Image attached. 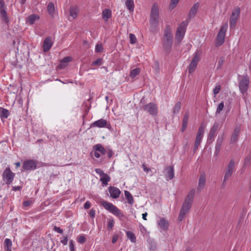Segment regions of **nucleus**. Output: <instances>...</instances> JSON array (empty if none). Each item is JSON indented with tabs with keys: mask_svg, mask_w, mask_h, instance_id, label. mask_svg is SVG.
Segmentation results:
<instances>
[{
	"mask_svg": "<svg viewBox=\"0 0 251 251\" xmlns=\"http://www.w3.org/2000/svg\"><path fill=\"white\" fill-rule=\"evenodd\" d=\"M86 241V238L83 235L79 236L78 237L77 241L78 243L80 244H83Z\"/></svg>",
	"mask_w": 251,
	"mask_h": 251,
	"instance_id": "obj_49",
	"label": "nucleus"
},
{
	"mask_svg": "<svg viewBox=\"0 0 251 251\" xmlns=\"http://www.w3.org/2000/svg\"><path fill=\"white\" fill-rule=\"evenodd\" d=\"M179 0H171L170 3L169 8L170 9H173L176 6Z\"/></svg>",
	"mask_w": 251,
	"mask_h": 251,
	"instance_id": "obj_45",
	"label": "nucleus"
},
{
	"mask_svg": "<svg viewBox=\"0 0 251 251\" xmlns=\"http://www.w3.org/2000/svg\"><path fill=\"white\" fill-rule=\"evenodd\" d=\"M204 131V127L202 125H201L199 128L196 139L201 140V138L203 136Z\"/></svg>",
	"mask_w": 251,
	"mask_h": 251,
	"instance_id": "obj_34",
	"label": "nucleus"
},
{
	"mask_svg": "<svg viewBox=\"0 0 251 251\" xmlns=\"http://www.w3.org/2000/svg\"><path fill=\"white\" fill-rule=\"evenodd\" d=\"M95 172H96L97 174H99L100 176L104 175V174H105L103 172V171L102 170H101L100 169H98V168L96 169Z\"/></svg>",
	"mask_w": 251,
	"mask_h": 251,
	"instance_id": "obj_53",
	"label": "nucleus"
},
{
	"mask_svg": "<svg viewBox=\"0 0 251 251\" xmlns=\"http://www.w3.org/2000/svg\"><path fill=\"white\" fill-rule=\"evenodd\" d=\"M158 226L163 230H167L168 228L169 223L164 218H161L158 222Z\"/></svg>",
	"mask_w": 251,
	"mask_h": 251,
	"instance_id": "obj_22",
	"label": "nucleus"
},
{
	"mask_svg": "<svg viewBox=\"0 0 251 251\" xmlns=\"http://www.w3.org/2000/svg\"><path fill=\"white\" fill-rule=\"evenodd\" d=\"M143 109L153 116L156 115L157 113V107L156 104L152 102L144 105Z\"/></svg>",
	"mask_w": 251,
	"mask_h": 251,
	"instance_id": "obj_13",
	"label": "nucleus"
},
{
	"mask_svg": "<svg viewBox=\"0 0 251 251\" xmlns=\"http://www.w3.org/2000/svg\"><path fill=\"white\" fill-rule=\"evenodd\" d=\"M224 108V102L222 101L218 106L216 111V114H220Z\"/></svg>",
	"mask_w": 251,
	"mask_h": 251,
	"instance_id": "obj_44",
	"label": "nucleus"
},
{
	"mask_svg": "<svg viewBox=\"0 0 251 251\" xmlns=\"http://www.w3.org/2000/svg\"><path fill=\"white\" fill-rule=\"evenodd\" d=\"M101 62H102V59L98 58L93 62L92 65H96H96L100 66L101 65Z\"/></svg>",
	"mask_w": 251,
	"mask_h": 251,
	"instance_id": "obj_52",
	"label": "nucleus"
},
{
	"mask_svg": "<svg viewBox=\"0 0 251 251\" xmlns=\"http://www.w3.org/2000/svg\"><path fill=\"white\" fill-rule=\"evenodd\" d=\"M12 245V241L10 239L6 238L4 242V248L6 251H11V247Z\"/></svg>",
	"mask_w": 251,
	"mask_h": 251,
	"instance_id": "obj_28",
	"label": "nucleus"
},
{
	"mask_svg": "<svg viewBox=\"0 0 251 251\" xmlns=\"http://www.w3.org/2000/svg\"><path fill=\"white\" fill-rule=\"evenodd\" d=\"M9 115L8 110L2 107H0V117L1 119L7 118Z\"/></svg>",
	"mask_w": 251,
	"mask_h": 251,
	"instance_id": "obj_31",
	"label": "nucleus"
},
{
	"mask_svg": "<svg viewBox=\"0 0 251 251\" xmlns=\"http://www.w3.org/2000/svg\"><path fill=\"white\" fill-rule=\"evenodd\" d=\"M126 235L127 238L132 243H135L136 241V238L135 234L131 231H126Z\"/></svg>",
	"mask_w": 251,
	"mask_h": 251,
	"instance_id": "obj_35",
	"label": "nucleus"
},
{
	"mask_svg": "<svg viewBox=\"0 0 251 251\" xmlns=\"http://www.w3.org/2000/svg\"><path fill=\"white\" fill-rule=\"evenodd\" d=\"M251 164V155H248L244 159V165L245 166H249Z\"/></svg>",
	"mask_w": 251,
	"mask_h": 251,
	"instance_id": "obj_41",
	"label": "nucleus"
},
{
	"mask_svg": "<svg viewBox=\"0 0 251 251\" xmlns=\"http://www.w3.org/2000/svg\"><path fill=\"white\" fill-rule=\"evenodd\" d=\"M100 203L106 210L118 217L121 218L124 217V214L122 211L113 204L104 201H101Z\"/></svg>",
	"mask_w": 251,
	"mask_h": 251,
	"instance_id": "obj_4",
	"label": "nucleus"
},
{
	"mask_svg": "<svg viewBox=\"0 0 251 251\" xmlns=\"http://www.w3.org/2000/svg\"><path fill=\"white\" fill-rule=\"evenodd\" d=\"M92 126L99 127H103L105 126L108 127L107 122L106 120L103 119H101L97 121H95L92 124Z\"/></svg>",
	"mask_w": 251,
	"mask_h": 251,
	"instance_id": "obj_20",
	"label": "nucleus"
},
{
	"mask_svg": "<svg viewBox=\"0 0 251 251\" xmlns=\"http://www.w3.org/2000/svg\"><path fill=\"white\" fill-rule=\"evenodd\" d=\"M89 215L91 218H94L95 215V210L93 209H91L89 212Z\"/></svg>",
	"mask_w": 251,
	"mask_h": 251,
	"instance_id": "obj_59",
	"label": "nucleus"
},
{
	"mask_svg": "<svg viewBox=\"0 0 251 251\" xmlns=\"http://www.w3.org/2000/svg\"><path fill=\"white\" fill-rule=\"evenodd\" d=\"M102 18L107 21L109 18L111 16V11L109 9H105L102 11Z\"/></svg>",
	"mask_w": 251,
	"mask_h": 251,
	"instance_id": "obj_29",
	"label": "nucleus"
},
{
	"mask_svg": "<svg viewBox=\"0 0 251 251\" xmlns=\"http://www.w3.org/2000/svg\"><path fill=\"white\" fill-rule=\"evenodd\" d=\"M47 10L48 13L50 16H53L54 14V6L52 2H50L49 3L48 7H47Z\"/></svg>",
	"mask_w": 251,
	"mask_h": 251,
	"instance_id": "obj_38",
	"label": "nucleus"
},
{
	"mask_svg": "<svg viewBox=\"0 0 251 251\" xmlns=\"http://www.w3.org/2000/svg\"><path fill=\"white\" fill-rule=\"evenodd\" d=\"M166 174L165 176L167 180L172 179L174 177V170L173 166L167 167L165 168Z\"/></svg>",
	"mask_w": 251,
	"mask_h": 251,
	"instance_id": "obj_19",
	"label": "nucleus"
},
{
	"mask_svg": "<svg viewBox=\"0 0 251 251\" xmlns=\"http://www.w3.org/2000/svg\"><path fill=\"white\" fill-rule=\"evenodd\" d=\"M140 72V69L139 68H136L133 69L130 72V76L131 77H134L138 75Z\"/></svg>",
	"mask_w": 251,
	"mask_h": 251,
	"instance_id": "obj_43",
	"label": "nucleus"
},
{
	"mask_svg": "<svg viewBox=\"0 0 251 251\" xmlns=\"http://www.w3.org/2000/svg\"><path fill=\"white\" fill-rule=\"evenodd\" d=\"M199 60L200 58L199 55V52L197 51L195 52V55L189 65L188 72L190 74H192L194 72L197 67L198 62L199 61Z\"/></svg>",
	"mask_w": 251,
	"mask_h": 251,
	"instance_id": "obj_11",
	"label": "nucleus"
},
{
	"mask_svg": "<svg viewBox=\"0 0 251 251\" xmlns=\"http://www.w3.org/2000/svg\"><path fill=\"white\" fill-rule=\"evenodd\" d=\"M5 9L4 1L3 0H0V18L4 23L8 24L9 20Z\"/></svg>",
	"mask_w": 251,
	"mask_h": 251,
	"instance_id": "obj_10",
	"label": "nucleus"
},
{
	"mask_svg": "<svg viewBox=\"0 0 251 251\" xmlns=\"http://www.w3.org/2000/svg\"><path fill=\"white\" fill-rule=\"evenodd\" d=\"M68 239L67 236L63 237V239L61 240V242L64 245H66L68 243Z\"/></svg>",
	"mask_w": 251,
	"mask_h": 251,
	"instance_id": "obj_54",
	"label": "nucleus"
},
{
	"mask_svg": "<svg viewBox=\"0 0 251 251\" xmlns=\"http://www.w3.org/2000/svg\"><path fill=\"white\" fill-rule=\"evenodd\" d=\"M72 60V58L71 56H67L64 57L62 60H61L60 62V64H59L58 67L59 69H63L66 67L69 62L71 61Z\"/></svg>",
	"mask_w": 251,
	"mask_h": 251,
	"instance_id": "obj_21",
	"label": "nucleus"
},
{
	"mask_svg": "<svg viewBox=\"0 0 251 251\" xmlns=\"http://www.w3.org/2000/svg\"><path fill=\"white\" fill-rule=\"evenodd\" d=\"M91 206V203L89 201H87L84 205V207L86 209H88Z\"/></svg>",
	"mask_w": 251,
	"mask_h": 251,
	"instance_id": "obj_58",
	"label": "nucleus"
},
{
	"mask_svg": "<svg viewBox=\"0 0 251 251\" xmlns=\"http://www.w3.org/2000/svg\"><path fill=\"white\" fill-rule=\"evenodd\" d=\"M37 167V162L34 160L28 159L25 161L23 164L24 171L35 170Z\"/></svg>",
	"mask_w": 251,
	"mask_h": 251,
	"instance_id": "obj_12",
	"label": "nucleus"
},
{
	"mask_svg": "<svg viewBox=\"0 0 251 251\" xmlns=\"http://www.w3.org/2000/svg\"><path fill=\"white\" fill-rule=\"evenodd\" d=\"M189 117V113L188 111L185 112L182 120V125L181 127V131L184 132L185 129L186 128L187 123L188 122Z\"/></svg>",
	"mask_w": 251,
	"mask_h": 251,
	"instance_id": "obj_23",
	"label": "nucleus"
},
{
	"mask_svg": "<svg viewBox=\"0 0 251 251\" xmlns=\"http://www.w3.org/2000/svg\"><path fill=\"white\" fill-rule=\"evenodd\" d=\"M100 180L102 183V186H105L108 185V182L110 180V176L106 174L100 176Z\"/></svg>",
	"mask_w": 251,
	"mask_h": 251,
	"instance_id": "obj_27",
	"label": "nucleus"
},
{
	"mask_svg": "<svg viewBox=\"0 0 251 251\" xmlns=\"http://www.w3.org/2000/svg\"><path fill=\"white\" fill-rule=\"evenodd\" d=\"M114 225V221L113 219H109L107 227L109 229H112Z\"/></svg>",
	"mask_w": 251,
	"mask_h": 251,
	"instance_id": "obj_50",
	"label": "nucleus"
},
{
	"mask_svg": "<svg viewBox=\"0 0 251 251\" xmlns=\"http://www.w3.org/2000/svg\"><path fill=\"white\" fill-rule=\"evenodd\" d=\"M53 230L58 233H59L60 234L63 233V230L61 229L59 227L54 226L53 227Z\"/></svg>",
	"mask_w": 251,
	"mask_h": 251,
	"instance_id": "obj_55",
	"label": "nucleus"
},
{
	"mask_svg": "<svg viewBox=\"0 0 251 251\" xmlns=\"http://www.w3.org/2000/svg\"><path fill=\"white\" fill-rule=\"evenodd\" d=\"M15 176V174L11 171L10 168L7 167L2 174L3 180L6 184L9 185L13 181Z\"/></svg>",
	"mask_w": 251,
	"mask_h": 251,
	"instance_id": "obj_8",
	"label": "nucleus"
},
{
	"mask_svg": "<svg viewBox=\"0 0 251 251\" xmlns=\"http://www.w3.org/2000/svg\"><path fill=\"white\" fill-rule=\"evenodd\" d=\"M205 183V177L204 175H201L200 176L199 180L198 189H202L204 188Z\"/></svg>",
	"mask_w": 251,
	"mask_h": 251,
	"instance_id": "obj_30",
	"label": "nucleus"
},
{
	"mask_svg": "<svg viewBox=\"0 0 251 251\" xmlns=\"http://www.w3.org/2000/svg\"><path fill=\"white\" fill-rule=\"evenodd\" d=\"M235 163L233 159H231L229 162L226 170L233 172L234 169Z\"/></svg>",
	"mask_w": 251,
	"mask_h": 251,
	"instance_id": "obj_40",
	"label": "nucleus"
},
{
	"mask_svg": "<svg viewBox=\"0 0 251 251\" xmlns=\"http://www.w3.org/2000/svg\"><path fill=\"white\" fill-rule=\"evenodd\" d=\"M40 18L39 16L37 14H32L26 18V22L30 25H32L34 23L35 21Z\"/></svg>",
	"mask_w": 251,
	"mask_h": 251,
	"instance_id": "obj_26",
	"label": "nucleus"
},
{
	"mask_svg": "<svg viewBox=\"0 0 251 251\" xmlns=\"http://www.w3.org/2000/svg\"><path fill=\"white\" fill-rule=\"evenodd\" d=\"M94 148L96 151L100 152L101 154L104 155L106 154V151L100 144H97L94 146Z\"/></svg>",
	"mask_w": 251,
	"mask_h": 251,
	"instance_id": "obj_33",
	"label": "nucleus"
},
{
	"mask_svg": "<svg viewBox=\"0 0 251 251\" xmlns=\"http://www.w3.org/2000/svg\"><path fill=\"white\" fill-rule=\"evenodd\" d=\"M78 8L77 6H72L70 8V15L73 19H75L77 17L78 14Z\"/></svg>",
	"mask_w": 251,
	"mask_h": 251,
	"instance_id": "obj_25",
	"label": "nucleus"
},
{
	"mask_svg": "<svg viewBox=\"0 0 251 251\" xmlns=\"http://www.w3.org/2000/svg\"><path fill=\"white\" fill-rule=\"evenodd\" d=\"M130 43L131 44H135L137 42V39L134 34L132 33L129 34Z\"/></svg>",
	"mask_w": 251,
	"mask_h": 251,
	"instance_id": "obj_46",
	"label": "nucleus"
},
{
	"mask_svg": "<svg viewBox=\"0 0 251 251\" xmlns=\"http://www.w3.org/2000/svg\"><path fill=\"white\" fill-rule=\"evenodd\" d=\"M181 108V102L180 101L177 102L176 103L175 106L173 109L174 114L178 113Z\"/></svg>",
	"mask_w": 251,
	"mask_h": 251,
	"instance_id": "obj_42",
	"label": "nucleus"
},
{
	"mask_svg": "<svg viewBox=\"0 0 251 251\" xmlns=\"http://www.w3.org/2000/svg\"><path fill=\"white\" fill-rule=\"evenodd\" d=\"M240 133V129L239 127H236L232 134L230 139V142L233 143L236 142L238 139V136Z\"/></svg>",
	"mask_w": 251,
	"mask_h": 251,
	"instance_id": "obj_24",
	"label": "nucleus"
},
{
	"mask_svg": "<svg viewBox=\"0 0 251 251\" xmlns=\"http://www.w3.org/2000/svg\"><path fill=\"white\" fill-rule=\"evenodd\" d=\"M201 142V140L196 139L194 147V152H195L196 151L198 150L199 146L200 145V143Z\"/></svg>",
	"mask_w": 251,
	"mask_h": 251,
	"instance_id": "obj_48",
	"label": "nucleus"
},
{
	"mask_svg": "<svg viewBox=\"0 0 251 251\" xmlns=\"http://www.w3.org/2000/svg\"><path fill=\"white\" fill-rule=\"evenodd\" d=\"M159 7L157 3L154 2L151 7L150 14V25L151 28H155L158 25Z\"/></svg>",
	"mask_w": 251,
	"mask_h": 251,
	"instance_id": "obj_3",
	"label": "nucleus"
},
{
	"mask_svg": "<svg viewBox=\"0 0 251 251\" xmlns=\"http://www.w3.org/2000/svg\"><path fill=\"white\" fill-rule=\"evenodd\" d=\"M53 42L51 41V38L49 36L46 37L43 43V47L44 51L47 52L50 50L52 45Z\"/></svg>",
	"mask_w": 251,
	"mask_h": 251,
	"instance_id": "obj_18",
	"label": "nucleus"
},
{
	"mask_svg": "<svg viewBox=\"0 0 251 251\" xmlns=\"http://www.w3.org/2000/svg\"><path fill=\"white\" fill-rule=\"evenodd\" d=\"M118 237H119L118 235H114L112 238V243H113V244L117 242V241L118 239Z\"/></svg>",
	"mask_w": 251,
	"mask_h": 251,
	"instance_id": "obj_60",
	"label": "nucleus"
},
{
	"mask_svg": "<svg viewBox=\"0 0 251 251\" xmlns=\"http://www.w3.org/2000/svg\"><path fill=\"white\" fill-rule=\"evenodd\" d=\"M249 78L247 75L242 76L239 81V90L243 96L247 94V91L249 88Z\"/></svg>",
	"mask_w": 251,
	"mask_h": 251,
	"instance_id": "obj_7",
	"label": "nucleus"
},
{
	"mask_svg": "<svg viewBox=\"0 0 251 251\" xmlns=\"http://www.w3.org/2000/svg\"><path fill=\"white\" fill-rule=\"evenodd\" d=\"M224 135H222L221 137H218L217 139L216 144L215 145V151L214 152V155L215 156H218L219 154L221 146L224 141Z\"/></svg>",
	"mask_w": 251,
	"mask_h": 251,
	"instance_id": "obj_17",
	"label": "nucleus"
},
{
	"mask_svg": "<svg viewBox=\"0 0 251 251\" xmlns=\"http://www.w3.org/2000/svg\"><path fill=\"white\" fill-rule=\"evenodd\" d=\"M232 173V172L226 170L222 184L223 186L225 185L226 181L231 176Z\"/></svg>",
	"mask_w": 251,
	"mask_h": 251,
	"instance_id": "obj_37",
	"label": "nucleus"
},
{
	"mask_svg": "<svg viewBox=\"0 0 251 251\" xmlns=\"http://www.w3.org/2000/svg\"><path fill=\"white\" fill-rule=\"evenodd\" d=\"M70 251H75V247H74V244L73 240H71L70 241Z\"/></svg>",
	"mask_w": 251,
	"mask_h": 251,
	"instance_id": "obj_56",
	"label": "nucleus"
},
{
	"mask_svg": "<svg viewBox=\"0 0 251 251\" xmlns=\"http://www.w3.org/2000/svg\"><path fill=\"white\" fill-rule=\"evenodd\" d=\"M224 62H225L224 57H223V56L220 57L217 61L216 69L220 70V69H221Z\"/></svg>",
	"mask_w": 251,
	"mask_h": 251,
	"instance_id": "obj_39",
	"label": "nucleus"
},
{
	"mask_svg": "<svg viewBox=\"0 0 251 251\" xmlns=\"http://www.w3.org/2000/svg\"><path fill=\"white\" fill-rule=\"evenodd\" d=\"M199 7L200 3L198 2L195 3L194 4V5L191 8L189 14L188 15L187 19L185 21H188L189 23L190 20L196 16L198 12V10L199 8Z\"/></svg>",
	"mask_w": 251,
	"mask_h": 251,
	"instance_id": "obj_15",
	"label": "nucleus"
},
{
	"mask_svg": "<svg viewBox=\"0 0 251 251\" xmlns=\"http://www.w3.org/2000/svg\"><path fill=\"white\" fill-rule=\"evenodd\" d=\"M227 28L226 24L222 25L217 34L215 42V46L219 47L221 46L225 42V34Z\"/></svg>",
	"mask_w": 251,
	"mask_h": 251,
	"instance_id": "obj_6",
	"label": "nucleus"
},
{
	"mask_svg": "<svg viewBox=\"0 0 251 251\" xmlns=\"http://www.w3.org/2000/svg\"><path fill=\"white\" fill-rule=\"evenodd\" d=\"M108 191L110 196L113 199L118 198L121 194V191L119 189L114 186L109 187Z\"/></svg>",
	"mask_w": 251,
	"mask_h": 251,
	"instance_id": "obj_16",
	"label": "nucleus"
},
{
	"mask_svg": "<svg viewBox=\"0 0 251 251\" xmlns=\"http://www.w3.org/2000/svg\"><path fill=\"white\" fill-rule=\"evenodd\" d=\"M31 203H32V201H24L23 202V205L24 206L27 207V206H28L30 205H31Z\"/></svg>",
	"mask_w": 251,
	"mask_h": 251,
	"instance_id": "obj_57",
	"label": "nucleus"
},
{
	"mask_svg": "<svg viewBox=\"0 0 251 251\" xmlns=\"http://www.w3.org/2000/svg\"><path fill=\"white\" fill-rule=\"evenodd\" d=\"M106 154L108 158H110L113 155V151L111 150H108V151H106Z\"/></svg>",
	"mask_w": 251,
	"mask_h": 251,
	"instance_id": "obj_61",
	"label": "nucleus"
},
{
	"mask_svg": "<svg viewBox=\"0 0 251 251\" xmlns=\"http://www.w3.org/2000/svg\"><path fill=\"white\" fill-rule=\"evenodd\" d=\"M22 188L21 186H13L12 188V190L14 191H16L18 190H20Z\"/></svg>",
	"mask_w": 251,
	"mask_h": 251,
	"instance_id": "obj_64",
	"label": "nucleus"
},
{
	"mask_svg": "<svg viewBox=\"0 0 251 251\" xmlns=\"http://www.w3.org/2000/svg\"><path fill=\"white\" fill-rule=\"evenodd\" d=\"M126 5L127 9L130 11H133L134 10V1L133 0H126Z\"/></svg>",
	"mask_w": 251,
	"mask_h": 251,
	"instance_id": "obj_36",
	"label": "nucleus"
},
{
	"mask_svg": "<svg viewBox=\"0 0 251 251\" xmlns=\"http://www.w3.org/2000/svg\"><path fill=\"white\" fill-rule=\"evenodd\" d=\"M220 128V124L218 122H215L213 125V126L210 128V131L209 132L207 141L211 142V143L213 141V139L215 136L216 131Z\"/></svg>",
	"mask_w": 251,
	"mask_h": 251,
	"instance_id": "obj_14",
	"label": "nucleus"
},
{
	"mask_svg": "<svg viewBox=\"0 0 251 251\" xmlns=\"http://www.w3.org/2000/svg\"><path fill=\"white\" fill-rule=\"evenodd\" d=\"M195 194V190L193 189H191L188 193L186 197L180 211L178 216V220L179 221H182L184 218L185 215L188 213L192 205L194 198Z\"/></svg>",
	"mask_w": 251,
	"mask_h": 251,
	"instance_id": "obj_1",
	"label": "nucleus"
},
{
	"mask_svg": "<svg viewBox=\"0 0 251 251\" xmlns=\"http://www.w3.org/2000/svg\"><path fill=\"white\" fill-rule=\"evenodd\" d=\"M240 13V9L239 7H237L232 11L229 20V25L230 28L235 27L239 17Z\"/></svg>",
	"mask_w": 251,
	"mask_h": 251,
	"instance_id": "obj_9",
	"label": "nucleus"
},
{
	"mask_svg": "<svg viewBox=\"0 0 251 251\" xmlns=\"http://www.w3.org/2000/svg\"><path fill=\"white\" fill-rule=\"evenodd\" d=\"M96 51L98 52H101L103 51V47L101 44H97L96 46Z\"/></svg>",
	"mask_w": 251,
	"mask_h": 251,
	"instance_id": "obj_51",
	"label": "nucleus"
},
{
	"mask_svg": "<svg viewBox=\"0 0 251 251\" xmlns=\"http://www.w3.org/2000/svg\"><path fill=\"white\" fill-rule=\"evenodd\" d=\"M173 38L171 27L169 25H167L165 26L164 37L162 40L163 47L167 51H169L172 48Z\"/></svg>",
	"mask_w": 251,
	"mask_h": 251,
	"instance_id": "obj_2",
	"label": "nucleus"
},
{
	"mask_svg": "<svg viewBox=\"0 0 251 251\" xmlns=\"http://www.w3.org/2000/svg\"><path fill=\"white\" fill-rule=\"evenodd\" d=\"M125 197L127 200L128 203L132 204L134 202V199L132 195L128 191H125Z\"/></svg>",
	"mask_w": 251,
	"mask_h": 251,
	"instance_id": "obj_32",
	"label": "nucleus"
},
{
	"mask_svg": "<svg viewBox=\"0 0 251 251\" xmlns=\"http://www.w3.org/2000/svg\"><path fill=\"white\" fill-rule=\"evenodd\" d=\"M221 89V87L220 85H217L215 86V87L213 89V93L214 94V97H216L217 94H218L219 93Z\"/></svg>",
	"mask_w": 251,
	"mask_h": 251,
	"instance_id": "obj_47",
	"label": "nucleus"
},
{
	"mask_svg": "<svg viewBox=\"0 0 251 251\" xmlns=\"http://www.w3.org/2000/svg\"><path fill=\"white\" fill-rule=\"evenodd\" d=\"M142 168H143L144 171L146 172H149V171H151V169L147 167L145 164H142Z\"/></svg>",
	"mask_w": 251,
	"mask_h": 251,
	"instance_id": "obj_62",
	"label": "nucleus"
},
{
	"mask_svg": "<svg viewBox=\"0 0 251 251\" xmlns=\"http://www.w3.org/2000/svg\"><path fill=\"white\" fill-rule=\"evenodd\" d=\"M188 23V21H184L178 26L176 33V39L178 42H180L183 39Z\"/></svg>",
	"mask_w": 251,
	"mask_h": 251,
	"instance_id": "obj_5",
	"label": "nucleus"
},
{
	"mask_svg": "<svg viewBox=\"0 0 251 251\" xmlns=\"http://www.w3.org/2000/svg\"><path fill=\"white\" fill-rule=\"evenodd\" d=\"M154 68L157 71H159V63L158 62V61H155V64H154Z\"/></svg>",
	"mask_w": 251,
	"mask_h": 251,
	"instance_id": "obj_63",
	"label": "nucleus"
}]
</instances>
